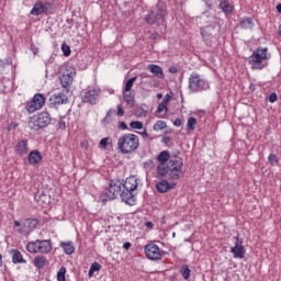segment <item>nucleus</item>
Segmentation results:
<instances>
[{
	"instance_id": "obj_1",
	"label": "nucleus",
	"mask_w": 281,
	"mask_h": 281,
	"mask_svg": "<svg viewBox=\"0 0 281 281\" xmlns=\"http://www.w3.org/2000/svg\"><path fill=\"white\" fill-rule=\"evenodd\" d=\"M183 158L179 156H171L170 160L166 164V168L157 167L159 177H168L170 181H179L186 177Z\"/></svg>"
},
{
	"instance_id": "obj_2",
	"label": "nucleus",
	"mask_w": 281,
	"mask_h": 281,
	"mask_svg": "<svg viewBox=\"0 0 281 281\" xmlns=\"http://www.w3.org/2000/svg\"><path fill=\"white\" fill-rule=\"evenodd\" d=\"M271 58L269 48L259 46L248 57V63L251 66L252 71H262L268 65V60Z\"/></svg>"
},
{
	"instance_id": "obj_3",
	"label": "nucleus",
	"mask_w": 281,
	"mask_h": 281,
	"mask_svg": "<svg viewBox=\"0 0 281 281\" xmlns=\"http://www.w3.org/2000/svg\"><path fill=\"white\" fill-rule=\"evenodd\" d=\"M139 187V179L135 176H131L123 182V191L121 199L126 205H135L137 199H135V190Z\"/></svg>"
},
{
	"instance_id": "obj_4",
	"label": "nucleus",
	"mask_w": 281,
	"mask_h": 281,
	"mask_svg": "<svg viewBox=\"0 0 281 281\" xmlns=\"http://www.w3.org/2000/svg\"><path fill=\"white\" fill-rule=\"evenodd\" d=\"M117 148L122 155H131L139 148V136L126 133L117 138Z\"/></svg>"
},
{
	"instance_id": "obj_5",
	"label": "nucleus",
	"mask_w": 281,
	"mask_h": 281,
	"mask_svg": "<svg viewBox=\"0 0 281 281\" xmlns=\"http://www.w3.org/2000/svg\"><path fill=\"white\" fill-rule=\"evenodd\" d=\"M122 192H124L123 181L111 180L109 188L103 191L101 199L102 201H113L116 196L122 198Z\"/></svg>"
},
{
	"instance_id": "obj_6",
	"label": "nucleus",
	"mask_w": 281,
	"mask_h": 281,
	"mask_svg": "<svg viewBox=\"0 0 281 281\" xmlns=\"http://www.w3.org/2000/svg\"><path fill=\"white\" fill-rule=\"evenodd\" d=\"M29 254H52V239H36L26 245Z\"/></svg>"
},
{
	"instance_id": "obj_7",
	"label": "nucleus",
	"mask_w": 281,
	"mask_h": 281,
	"mask_svg": "<svg viewBox=\"0 0 281 281\" xmlns=\"http://www.w3.org/2000/svg\"><path fill=\"white\" fill-rule=\"evenodd\" d=\"M52 123V116L47 112H41L37 115L30 117L27 126L31 131H41V128H45L49 126Z\"/></svg>"
},
{
	"instance_id": "obj_8",
	"label": "nucleus",
	"mask_w": 281,
	"mask_h": 281,
	"mask_svg": "<svg viewBox=\"0 0 281 281\" xmlns=\"http://www.w3.org/2000/svg\"><path fill=\"white\" fill-rule=\"evenodd\" d=\"M189 89L192 93H201V91H205L210 89V85L198 72H192L189 77Z\"/></svg>"
},
{
	"instance_id": "obj_9",
	"label": "nucleus",
	"mask_w": 281,
	"mask_h": 281,
	"mask_svg": "<svg viewBox=\"0 0 281 281\" xmlns=\"http://www.w3.org/2000/svg\"><path fill=\"white\" fill-rule=\"evenodd\" d=\"M146 23L148 25H166V18L164 16V11L159 7H154L150 12L145 16Z\"/></svg>"
},
{
	"instance_id": "obj_10",
	"label": "nucleus",
	"mask_w": 281,
	"mask_h": 281,
	"mask_svg": "<svg viewBox=\"0 0 281 281\" xmlns=\"http://www.w3.org/2000/svg\"><path fill=\"white\" fill-rule=\"evenodd\" d=\"M82 102L87 104H98V95H100V89L95 87H88L80 92Z\"/></svg>"
},
{
	"instance_id": "obj_11",
	"label": "nucleus",
	"mask_w": 281,
	"mask_h": 281,
	"mask_svg": "<svg viewBox=\"0 0 281 281\" xmlns=\"http://www.w3.org/2000/svg\"><path fill=\"white\" fill-rule=\"evenodd\" d=\"M76 76V68L69 66L63 72L61 77L59 78L60 85L63 89H65L66 93H69V88L74 85V78Z\"/></svg>"
},
{
	"instance_id": "obj_12",
	"label": "nucleus",
	"mask_w": 281,
	"mask_h": 281,
	"mask_svg": "<svg viewBox=\"0 0 281 281\" xmlns=\"http://www.w3.org/2000/svg\"><path fill=\"white\" fill-rule=\"evenodd\" d=\"M43 106H45V95L36 93L32 100L26 103L25 109L27 113H36V111H41Z\"/></svg>"
},
{
	"instance_id": "obj_13",
	"label": "nucleus",
	"mask_w": 281,
	"mask_h": 281,
	"mask_svg": "<svg viewBox=\"0 0 281 281\" xmlns=\"http://www.w3.org/2000/svg\"><path fill=\"white\" fill-rule=\"evenodd\" d=\"M144 251L148 260H161V249L159 248V246H157V244H147L144 248Z\"/></svg>"
},
{
	"instance_id": "obj_14",
	"label": "nucleus",
	"mask_w": 281,
	"mask_h": 281,
	"mask_svg": "<svg viewBox=\"0 0 281 281\" xmlns=\"http://www.w3.org/2000/svg\"><path fill=\"white\" fill-rule=\"evenodd\" d=\"M49 10H52V3L42 1H36L33 9L31 10V14L33 16H41V14H49Z\"/></svg>"
},
{
	"instance_id": "obj_15",
	"label": "nucleus",
	"mask_w": 281,
	"mask_h": 281,
	"mask_svg": "<svg viewBox=\"0 0 281 281\" xmlns=\"http://www.w3.org/2000/svg\"><path fill=\"white\" fill-rule=\"evenodd\" d=\"M235 246L231 248V254L234 255V258H239L243 260L247 254V250L245 249V246H243V239H240L239 235L235 237Z\"/></svg>"
},
{
	"instance_id": "obj_16",
	"label": "nucleus",
	"mask_w": 281,
	"mask_h": 281,
	"mask_svg": "<svg viewBox=\"0 0 281 281\" xmlns=\"http://www.w3.org/2000/svg\"><path fill=\"white\" fill-rule=\"evenodd\" d=\"M175 188H177V183L175 182H169L166 179L159 180L156 183V190L157 192H159L160 194H165V192H169V190H175Z\"/></svg>"
},
{
	"instance_id": "obj_17",
	"label": "nucleus",
	"mask_w": 281,
	"mask_h": 281,
	"mask_svg": "<svg viewBox=\"0 0 281 281\" xmlns=\"http://www.w3.org/2000/svg\"><path fill=\"white\" fill-rule=\"evenodd\" d=\"M49 102L53 106H60L61 104H67V102H69V99L67 98V94H65V92H59L50 95Z\"/></svg>"
},
{
	"instance_id": "obj_18",
	"label": "nucleus",
	"mask_w": 281,
	"mask_h": 281,
	"mask_svg": "<svg viewBox=\"0 0 281 281\" xmlns=\"http://www.w3.org/2000/svg\"><path fill=\"white\" fill-rule=\"evenodd\" d=\"M30 151V146L27 144V139L18 140L15 144V153L20 155V157H25Z\"/></svg>"
},
{
	"instance_id": "obj_19",
	"label": "nucleus",
	"mask_w": 281,
	"mask_h": 281,
	"mask_svg": "<svg viewBox=\"0 0 281 281\" xmlns=\"http://www.w3.org/2000/svg\"><path fill=\"white\" fill-rule=\"evenodd\" d=\"M36 225H38V220L25 218L22 221V228L24 229V234H30V232H34Z\"/></svg>"
},
{
	"instance_id": "obj_20",
	"label": "nucleus",
	"mask_w": 281,
	"mask_h": 281,
	"mask_svg": "<svg viewBox=\"0 0 281 281\" xmlns=\"http://www.w3.org/2000/svg\"><path fill=\"white\" fill-rule=\"evenodd\" d=\"M148 71L155 76V78H158L159 80H164L166 78V75L164 74V68L159 65L150 64L147 67Z\"/></svg>"
},
{
	"instance_id": "obj_21",
	"label": "nucleus",
	"mask_w": 281,
	"mask_h": 281,
	"mask_svg": "<svg viewBox=\"0 0 281 281\" xmlns=\"http://www.w3.org/2000/svg\"><path fill=\"white\" fill-rule=\"evenodd\" d=\"M170 159H172V156H170V151L168 150L160 151L157 156V161L159 162L157 168H166V164H168Z\"/></svg>"
},
{
	"instance_id": "obj_22",
	"label": "nucleus",
	"mask_w": 281,
	"mask_h": 281,
	"mask_svg": "<svg viewBox=\"0 0 281 281\" xmlns=\"http://www.w3.org/2000/svg\"><path fill=\"white\" fill-rule=\"evenodd\" d=\"M43 160L41 151L34 149L27 155V161L31 166H36Z\"/></svg>"
},
{
	"instance_id": "obj_23",
	"label": "nucleus",
	"mask_w": 281,
	"mask_h": 281,
	"mask_svg": "<svg viewBox=\"0 0 281 281\" xmlns=\"http://www.w3.org/2000/svg\"><path fill=\"white\" fill-rule=\"evenodd\" d=\"M59 247H61V249H64V251H65V254H67V256H71L76 251V247H74L72 241H61L59 244Z\"/></svg>"
},
{
	"instance_id": "obj_24",
	"label": "nucleus",
	"mask_w": 281,
	"mask_h": 281,
	"mask_svg": "<svg viewBox=\"0 0 281 281\" xmlns=\"http://www.w3.org/2000/svg\"><path fill=\"white\" fill-rule=\"evenodd\" d=\"M12 262L13 265H25L27 262L25 259H23V255L19 249L12 250Z\"/></svg>"
},
{
	"instance_id": "obj_25",
	"label": "nucleus",
	"mask_w": 281,
	"mask_h": 281,
	"mask_svg": "<svg viewBox=\"0 0 281 281\" xmlns=\"http://www.w3.org/2000/svg\"><path fill=\"white\" fill-rule=\"evenodd\" d=\"M254 19L251 18H243L239 21V27H241V30H254Z\"/></svg>"
},
{
	"instance_id": "obj_26",
	"label": "nucleus",
	"mask_w": 281,
	"mask_h": 281,
	"mask_svg": "<svg viewBox=\"0 0 281 281\" xmlns=\"http://www.w3.org/2000/svg\"><path fill=\"white\" fill-rule=\"evenodd\" d=\"M220 8L225 14H232L234 12V5H232L228 0H222L220 2Z\"/></svg>"
},
{
	"instance_id": "obj_27",
	"label": "nucleus",
	"mask_w": 281,
	"mask_h": 281,
	"mask_svg": "<svg viewBox=\"0 0 281 281\" xmlns=\"http://www.w3.org/2000/svg\"><path fill=\"white\" fill-rule=\"evenodd\" d=\"M123 100L126 101V104H128V106H134L135 105V93L134 92H126L125 90H123Z\"/></svg>"
},
{
	"instance_id": "obj_28",
	"label": "nucleus",
	"mask_w": 281,
	"mask_h": 281,
	"mask_svg": "<svg viewBox=\"0 0 281 281\" xmlns=\"http://www.w3.org/2000/svg\"><path fill=\"white\" fill-rule=\"evenodd\" d=\"M33 265L36 267V269H44L45 265H47V258L43 256H36L33 260Z\"/></svg>"
},
{
	"instance_id": "obj_29",
	"label": "nucleus",
	"mask_w": 281,
	"mask_h": 281,
	"mask_svg": "<svg viewBox=\"0 0 281 281\" xmlns=\"http://www.w3.org/2000/svg\"><path fill=\"white\" fill-rule=\"evenodd\" d=\"M100 269H102V266L99 262H93L90 266L89 272H88V277L89 278H93V274L95 273V271H100Z\"/></svg>"
},
{
	"instance_id": "obj_30",
	"label": "nucleus",
	"mask_w": 281,
	"mask_h": 281,
	"mask_svg": "<svg viewBox=\"0 0 281 281\" xmlns=\"http://www.w3.org/2000/svg\"><path fill=\"white\" fill-rule=\"evenodd\" d=\"M168 127V124L166 123V121H157L155 124H154V131L156 133H158V131H164L165 128Z\"/></svg>"
},
{
	"instance_id": "obj_31",
	"label": "nucleus",
	"mask_w": 281,
	"mask_h": 281,
	"mask_svg": "<svg viewBox=\"0 0 281 281\" xmlns=\"http://www.w3.org/2000/svg\"><path fill=\"white\" fill-rule=\"evenodd\" d=\"M136 80H137V77H132L131 79H128L125 82L123 91L130 92L131 89H133V85H135Z\"/></svg>"
},
{
	"instance_id": "obj_32",
	"label": "nucleus",
	"mask_w": 281,
	"mask_h": 281,
	"mask_svg": "<svg viewBox=\"0 0 281 281\" xmlns=\"http://www.w3.org/2000/svg\"><path fill=\"white\" fill-rule=\"evenodd\" d=\"M67 268L63 266L59 271L57 272V281H67L66 279Z\"/></svg>"
},
{
	"instance_id": "obj_33",
	"label": "nucleus",
	"mask_w": 281,
	"mask_h": 281,
	"mask_svg": "<svg viewBox=\"0 0 281 281\" xmlns=\"http://www.w3.org/2000/svg\"><path fill=\"white\" fill-rule=\"evenodd\" d=\"M130 127L136 131H142V128H144V123L142 121H132Z\"/></svg>"
},
{
	"instance_id": "obj_34",
	"label": "nucleus",
	"mask_w": 281,
	"mask_h": 281,
	"mask_svg": "<svg viewBox=\"0 0 281 281\" xmlns=\"http://www.w3.org/2000/svg\"><path fill=\"white\" fill-rule=\"evenodd\" d=\"M187 128L189 130V131H194V128H196V119H194V117H189L188 119V122H187Z\"/></svg>"
},
{
	"instance_id": "obj_35",
	"label": "nucleus",
	"mask_w": 281,
	"mask_h": 281,
	"mask_svg": "<svg viewBox=\"0 0 281 281\" xmlns=\"http://www.w3.org/2000/svg\"><path fill=\"white\" fill-rule=\"evenodd\" d=\"M13 225L16 228L18 234H25L22 222H20L19 220H15V221H13Z\"/></svg>"
},
{
	"instance_id": "obj_36",
	"label": "nucleus",
	"mask_w": 281,
	"mask_h": 281,
	"mask_svg": "<svg viewBox=\"0 0 281 281\" xmlns=\"http://www.w3.org/2000/svg\"><path fill=\"white\" fill-rule=\"evenodd\" d=\"M181 276L184 278V280H189L190 279V268L188 266H184L181 269Z\"/></svg>"
},
{
	"instance_id": "obj_37",
	"label": "nucleus",
	"mask_w": 281,
	"mask_h": 281,
	"mask_svg": "<svg viewBox=\"0 0 281 281\" xmlns=\"http://www.w3.org/2000/svg\"><path fill=\"white\" fill-rule=\"evenodd\" d=\"M157 113H168V104L161 102L158 105Z\"/></svg>"
},
{
	"instance_id": "obj_38",
	"label": "nucleus",
	"mask_w": 281,
	"mask_h": 281,
	"mask_svg": "<svg viewBox=\"0 0 281 281\" xmlns=\"http://www.w3.org/2000/svg\"><path fill=\"white\" fill-rule=\"evenodd\" d=\"M61 52L64 56H71V48L67 44L61 45Z\"/></svg>"
},
{
	"instance_id": "obj_39",
	"label": "nucleus",
	"mask_w": 281,
	"mask_h": 281,
	"mask_svg": "<svg viewBox=\"0 0 281 281\" xmlns=\"http://www.w3.org/2000/svg\"><path fill=\"white\" fill-rule=\"evenodd\" d=\"M268 161L271 164V166H273V164H278V156L276 154H270L268 156Z\"/></svg>"
},
{
	"instance_id": "obj_40",
	"label": "nucleus",
	"mask_w": 281,
	"mask_h": 281,
	"mask_svg": "<svg viewBox=\"0 0 281 281\" xmlns=\"http://www.w3.org/2000/svg\"><path fill=\"white\" fill-rule=\"evenodd\" d=\"M116 109H117V111H116V115H117V117H124V106H122V104H117L116 105Z\"/></svg>"
},
{
	"instance_id": "obj_41",
	"label": "nucleus",
	"mask_w": 281,
	"mask_h": 281,
	"mask_svg": "<svg viewBox=\"0 0 281 281\" xmlns=\"http://www.w3.org/2000/svg\"><path fill=\"white\" fill-rule=\"evenodd\" d=\"M100 148L105 149L109 146V137L102 138L99 143Z\"/></svg>"
},
{
	"instance_id": "obj_42",
	"label": "nucleus",
	"mask_w": 281,
	"mask_h": 281,
	"mask_svg": "<svg viewBox=\"0 0 281 281\" xmlns=\"http://www.w3.org/2000/svg\"><path fill=\"white\" fill-rule=\"evenodd\" d=\"M58 128L61 131H65L67 128V123L65 122V119H60L57 124Z\"/></svg>"
},
{
	"instance_id": "obj_43",
	"label": "nucleus",
	"mask_w": 281,
	"mask_h": 281,
	"mask_svg": "<svg viewBox=\"0 0 281 281\" xmlns=\"http://www.w3.org/2000/svg\"><path fill=\"white\" fill-rule=\"evenodd\" d=\"M269 102H271V104H273V102H277L278 100V94H276V92L270 93V95L268 97Z\"/></svg>"
},
{
	"instance_id": "obj_44",
	"label": "nucleus",
	"mask_w": 281,
	"mask_h": 281,
	"mask_svg": "<svg viewBox=\"0 0 281 281\" xmlns=\"http://www.w3.org/2000/svg\"><path fill=\"white\" fill-rule=\"evenodd\" d=\"M117 128H120L121 131H127L128 125H126L124 122H119L117 123Z\"/></svg>"
},
{
	"instance_id": "obj_45",
	"label": "nucleus",
	"mask_w": 281,
	"mask_h": 281,
	"mask_svg": "<svg viewBox=\"0 0 281 281\" xmlns=\"http://www.w3.org/2000/svg\"><path fill=\"white\" fill-rule=\"evenodd\" d=\"M131 247H133V244H131V241H126L123 244V249H125L126 251H128Z\"/></svg>"
},
{
	"instance_id": "obj_46",
	"label": "nucleus",
	"mask_w": 281,
	"mask_h": 281,
	"mask_svg": "<svg viewBox=\"0 0 281 281\" xmlns=\"http://www.w3.org/2000/svg\"><path fill=\"white\" fill-rule=\"evenodd\" d=\"M138 135H140L143 139H148V132L146 130L143 132H138Z\"/></svg>"
},
{
	"instance_id": "obj_47",
	"label": "nucleus",
	"mask_w": 281,
	"mask_h": 281,
	"mask_svg": "<svg viewBox=\"0 0 281 281\" xmlns=\"http://www.w3.org/2000/svg\"><path fill=\"white\" fill-rule=\"evenodd\" d=\"M170 100H172V97L169 95V94H167V95L164 98L162 103L168 104V102H170Z\"/></svg>"
},
{
	"instance_id": "obj_48",
	"label": "nucleus",
	"mask_w": 281,
	"mask_h": 281,
	"mask_svg": "<svg viewBox=\"0 0 281 281\" xmlns=\"http://www.w3.org/2000/svg\"><path fill=\"white\" fill-rule=\"evenodd\" d=\"M183 124V121L181 119H176L173 122V126H181Z\"/></svg>"
},
{
	"instance_id": "obj_49",
	"label": "nucleus",
	"mask_w": 281,
	"mask_h": 281,
	"mask_svg": "<svg viewBox=\"0 0 281 281\" xmlns=\"http://www.w3.org/2000/svg\"><path fill=\"white\" fill-rule=\"evenodd\" d=\"M145 227H147V229H153L155 227V224H153V222H146Z\"/></svg>"
},
{
	"instance_id": "obj_50",
	"label": "nucleus",
	"mask_w": 281,
	"mask_h": 281,
	"mask_svg": "<svg viewBox=\"0 0 281 281\" xmlns=\"http://www.w3.org/2000/svg\"><path fill=\"white\" fill-rule=\"evenodd\" d=\"M5 68V61H3V59H0V69H4Z\"/></svg>"
},
{
	"instance_id": "obj_51",
	"label": "nucleus",
	"mask_w": 281,
	"mask_h": 281,
	"mask_svg": "<svg viewBox=\"0 0 281 281\" xmlns=\"http://www.w3.org/2000/svg\"><path fill=\"white\" fill-rule=\"evenodd\" d=\"M204 3L206 8H210V10H212V3L210 2V0H206Z\"/></svg>"
},
{
	"instance_id": "obj_52",
	"label": "nucleus",
	"mask_w": 281,
	"mask_h": 281,
	"mask_svg": "<svg viewBox=\"0 0 281 281\" xmlns=\"http://www.w3.org/2000/svg\"><path fill=\"white\" fill-rule=\"evenodd\" d=\"M277 12H279V14H281V3L277 4Z\"/></svg>"
},
{
	"instance_id": "obj_53",
	"label": "nucleus",
	"mask_w": 281,
	"mask_h": 281,
	"mask_svg": "<svg viewBox=\"0 0 281 281\" xmlns=\"http://www.w3.org/2000/svg\"><path fill=\"white\" fill-rule=\"evenodd\" d=\"M162 142H165V144H168V142H170V137L166 136L165 138H162Z\"/></svg>"
},
{
	"instance_id": "obj_54",
	"label": "nucleus",
	"mask_w": 281,
	"mask_h": 281,
	"mask_svg": "<svg viewBox=\"0 0 281 281\" xmlns=\"http://www.w3.org/2000/svg\"><path fill=\"white\" fill-rule=\"evenodd\" d=\"M0 267H3V256L0 254Z\"/></svg>"
},
{
	"instance_id": "obj_55",
	"label": "nucleus",
	"mask_w": 281,
	"mask_h": 281,
	"mask_svg": "<svg viewBox=\"0 0 281 281\" xmlns=\"http://www.w3.org/2000/svg\"><path fill=\"white\" fill-rule=\"evenodd\" d=\"M157 98H158V100H161V99L164 98V94L158 93V94H157Z\"/></svg>"
},
{
	"instance_id": "obj_56",
	"label": "nucleus",
	"mask_w": 281,
	"mask_h": 281,
	"mask_svg": "<svg viewBox=\"0 0 281 281\" xmlns=\"http://www.w3.org/2000/svg\"><path fill=\"white\" fill-rule=\"evenodd\" d=\"M278 34H279V36H281V24L278 27Z\"/></svg>"
},
{
	"instance_id": "obj_57",
	"label": "nucleus",
	"mask_w": 281,
	"mask_h": 281,
	"mask_svg": "<svg viewBox=\"0 0 281 281\" xmlns=\"http://www.w3.org/2000/svg\"><path fill=\"white\" fill-rule=\"evenodd\" d=\"M201 35L203 36V31H201Z\"/></svg>"
},
{
	"instance_id": "obj_58",
	"label": "nucleus",
	"mask_w": 281,
	"mask_h": 281,
	"mask_svg": "<svg viewBox=\"0 0 281 281\" xmlns=\"http://www.w3.org/2000/svg\"><path fill=\"white\" fill-rule=\"evenodd\" d=\"M172 236H176V234L173 233Z\"/></svg>"
}]
</instances>
